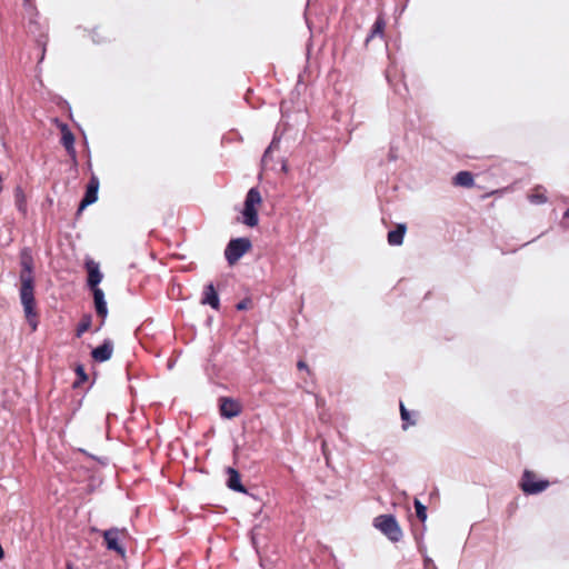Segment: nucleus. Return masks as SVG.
<instances>
[{
  "mask_svg": "<svg viewBox=\"0 0 569 569\" xmlns=\"http://www.w3.org/2000/svg\"><path fill=\"white\" fill-rule=\"evenodd\" d=\"M528 199L531 203L541 204L547 202L546 189L541 186H537L528 194Z\"/></svg>",
  "mask_w": 569,
  "mask_h": 569,
  "instance_id": "obj_19",
  "label": "nucleus"
},
{
  "mask_svg": "<svg viewBox=\"0 0 569 569\" xmlns=\"http://www.w3.org/2000/svg\"><path fill=\"white\" fill-rule=\"evenodd\" d=\"M23 2H24V8H26L27 12L34 11L36 7H34V3H33V0H23Z\"/></svg>",
  "mask_w": 569,
  "mask_h": 569,
  "instance_id": "obj_27",
  "label": "nucleus"
},
{
  "mask_svg": "<svg viewBox=\"0 0 569 569\" xmlns=\"http://www.w3.org/2000/svg\"><path fill=\"white\" fill-rule=\"evenodd\" d=\"M297 367H298L299 370L305 369V370H307L309 372V368H308L307 363L305 361H302V360L298 361Z\"/></svg>",
  "mask_w": 569,
  "mask_h": 569,
  "instance_id": "obj_28",
  "label": "nucleus"
},
{
  "mask_svg": "<svg viewBox=\"0 0 569 569\" xmlns=\"http://www.w3.org/2000/svg\"><path fill=\"white\" fill-rule=\"evenodd\" d=\"M86 269L88 272V286L91 288V290L100 289L98 284L102 280V273L99 270V264L93 260H88L86 262Z\"/></svg>",
  "mask_w": 569,
  "mask_h": 569,
  "instance_id": "obj_12",
  "label": "nucleus"
},
{
  "mask_svg": "<svg viewBox=\"0 0 569 569\" xmlns=\"http://www.w3.org/2000/svg\"><path fill=\"white\" fill-rule=\"evenodd\" d=\"M28 14H29V21L27 24L28 32L31 33L32 36H34L39 43L44 44L48 39L47 23L46 22L42 23L39 21V14L36 10L32 12H28Z\"/></svg>",
  "mask_w": 569,
  "mask_h": 569,
  "instance_id": "obj_7",
  "label": "nucleus"
},
{
  "mask_svg": "<svg viewBox=\"0 0 569 569\" xmlns=\"http://www.w3.org/2000/svg\"><path fill=\"white\" fill-rule=\"evenodd\" d=\"M385 28H386V21L381 16H379L372 26L370 36L368 37L367 41H369L370 39H372L375 37H382Z\"/></svg>",
  "mask_w": 569,
  "mask_h": 569,
  "instance_id": "obj_21",
  "label": "nucleus"
},
{
  "mask_svg": "<svg viewBox=\"0 0 569 569\" xmlns=\"http://www.w3.org/2000/svg\"><path fill=\"white\" fill-rule=\"evenodd\" d=\"M548 480H540L536 472L531 470H525L520 488L526 495H537L545 491L549 487Z\"/></svg>",
  "mask_w": 569,
  "mask_h": 569,
  "instance_id": "obj_6",
  "label": "nucleus"
},
{
  "mask_svg": "<svg viewBox=\"0 0 569 569\" xmlns=\"http://www.w3.org/2000/svg\"><path fill=\"white\" fill-rule=\"evenodd\" d=\"M92 295H93V300H94L96 312L103 321L108 315L107 302L104 300V293L101 289H94V290H92Z\"/></svg>",
  "mask_w": 569,
  "mask_h": 569,
  "instance_id": "obj_15",
  "label": "nucleus"
},
{
  "mask_svg": "<svg viewBox=\"0 0 569 569\" xmlns=\"http://www.w3.org/2000/svg\"><path fill=\"white\" fill-rule=\"evenodd\" d=\"M400 416H401V420L403 421V426L402 428L406 430L409 426H413L416 425V421L415 420H411L410 418V412L407 410V408L405 407V405L402 402H400Z\"/></svg>",
  "mask_w": 569,
  "mask_h": 569,
  "instance_id": "obj_23",
  "label": "nucleus"
},
{
  "mask_svg": "<svg viewBox=\"0 0 569 569\" xmlns=\"http://www.w3.org/2000/svg\"><path fill=\"white\" fill-rule=\"evenodd\" d=\"M92 323V316L90 313H86L81 317L80 322L76 329V337L80 338L84 332H87Z\"/></svg>",
  "mask_w": 569,
  "mask_h": 569,
  "instance_id": "obj_20",
  "label": "nucleus"
},
{
  "mask_svg": "<svg viewBox=\"0 0 569 569\" xmlns=\"http://www.w3.org/2000/svg\"><path fill=\"white\" fill-rule=\"evenodd\" d=\"M261 203V196L257 188H251L246 197L244 208L242 211L243 222L248 227H256L258 224V210L257 206Z\"/></svg>",
  "mask_w": 569,
  "mask_h": 569,
  "instance_id": "obj_3",
  "label": "nucleus"
},
{
  "mask_svg": "<svg viewBox=\"0 0 569 569\" xmlns=\"http://www.w3.org/2000/svg\"><path fill=\"white\" fill-rule=\"evenodd\" d=\"M202 305H209L211 308L218 310L220 307L219 297L217 290L212 283L204 287L203 297L201 300Z\"/></svg>",
  "mask_w": 569,
  "mask_h": 569,
  "instance_id": "obj_14",
  "label": "nucleus"
},
{
  "mask_svg": "<svg viewBox=\"0 0 569 569\" xmlns=\"http://www.w3.org/2000/svg\"><path fill=\"white\" fill-rule=\"evenodd\" d=\"M67 569H72V568L70 566H68Z\"/></svg>",
  "mask_w": 569,
  "mask_h": 569,
  "instance_id": "obj_30",
  "label": "nucleus"
},
{
  "mask_svg": "<svg viewBox=\"0 0 569 569\" xmlns=\"http://www.w3.org/2000/svg\"><path fill=\"white\" fill-rule=\"evenodd\" d=\"M251 299L247 298L237 303L236 308L239 311L247 310L251 307Z\"/></svg>",
  "mask_w": 569,
  "mask_h": 569,
  "instance_id": "obj_26",
  "label": "nucleus"
},
{
  "mask_svg": "<svg viewBox=\"0 0 569 569\" xmlns=\"http://www.w3.org/2000/svg\"><path fill=\"white\" fill-rule=\"evenodd\" d=\"M373 526L393 542H398L402 538V530L392 515L376 517Z\"/></svg>",
  "mask_w": 569,
  "mask_h": 569,
  "instance_id": "obj_2",
  "label": "nucleus"
},
{
  "mask_svg": "<svg viewBox=\"0 0 569 569\" xmlns=\"http://www.w3.org/2000/svg\"><path fill=\"white\" fill-rule=\"evenodd\" d=\"M101 533L106 548L110 551H114L118 556L123 558L126 556V549L122 546V542L128 536L127 530L124 528H110Z\"/></svg>",
  "mask_w": 569,
  "mask_h": 569,
  "instance_id": "obj_4",
  "label": "nucleus"
},
{
  "mask_svg": "<svg viewBox=\"0 0 569 569\" xmlns=\"http://www.w3.org/2000/svg\"><path fill=\"white\" fill-rule=\"evenodd\" d=\"M415 508L417 518L425 521L427 519V508L418 499L415 500Z\"/></svg>",
  "mask_w": 569,
  "mask_h": 569,
  "instance_id": "obj_24",
  "label": "nucleus"
},
{
  "mask_svg": "<svg viewBox=\"0 0 569 569\" xmlns=\"http://www.w3.org/2000/svg\"><path fill=\"white\" fill-rule=\"evenodd\" d=\"M251 249V241L248 238H237L230 240L224 250V256L229 264H234L238 260Z\"/></svg>",
  "mask_w": 569,
  "mask_h": 569,
  "instance_id": "obj_5",
  "label": "nucleus"
},
{
  "mask_svg": "<svg viewBox=\"0 0 569 569\" xmlns=\"http://www.w3.org/2000/svg\"><path fill=\"white\" fill-rule=\"evenodd\" d=\"M407 231L405 223L397 224L395 230L388 232L387 239L390 246H400L403 242V237Z\"/></svg>",
  "mask_w": 569,
  "mask_h": 569,
  "instance_id": "obj_17",
  "label": "nucleus"
},
{
  "mask_svg": "<svg viewBox=\"0 0 569 569\" xmlns=\"http://www.w3.org/2000/svg\"><path fill=\"white\" fill-rule=\"evenodd\" d=\"M99 184L100 183L98 177L92 174L87 184L84 197L79 204L78 214H80L84 208L97 201Z\"/></svg>",
  "mask_w": 569,
  "mask_h": 569,
  "instance_id": "obj_8",
  "label": "nucleus"
},
{
  "mask_svg": "<svg viewBox=\"0 0 569 569\" xmlns=\"http://www.w3.org/2000/svg\"><path fill=\"white\" fill-rule=\"evenodd\" d=\"M219 410L223 418L231 419L241 413L242 407L239 401L232 398L221 397L219 399Z\"/></svg>",
  "mask_w": 569,
  "mask_h": 569,
  "instance_id": "obj_9",
  "label": "nucleus"
},
{
  "mask_svg": "<svg viewBox=\"0 0 569 569\" xmlns=\"http://www.w3.org/2000/svg\"><path fill=\"white\" fill-rule=\"evenodd\" d=\"M61 130V143L66 148L67 152L74 158L76 149H74V136L70 131L69 127L66 123L60 126Z\"/></svg>",
  "mask_w": 569,
  "mask_h": 569,
  "instance_id": "obj_13",
  "label": "nucleus"
},
{
  "mask_svg": "<svg viewBox=\"0 0 569 569\" xmlns=\"http://www.w3.org/2000/svg\"><path fill=\"white\" fill-rule=\"evenodd\" d=\"M453 184L465 188L473 186V176L469 171H459L453 178Z\"/></svg>",
  "mask_w": 569,
  "mask_h": 569,
  "instance_id": "obj_18",
  "label": "nucleus"
},
{
  "mask_svg": "<svg viewBox=\"0 0 569 569\" xmlns=\"http://www.w3.org/2000/svg\"><path fill=\"white\" fill-rule=\"evenodd\" d=\"M227 473H228L227 486L233 491L246 493L247 490L243 487V485L241 483L240 473L234 468H231V467H229L227 469Z\"/></svg>",
  "mask_w": 569,
  "mask_h": 569,
  "instance_id": "obj_16",
  "label": "nucleus"
},
{
  "mask_svg": "<svg viewBox=\"0 0 569 569\" xmlns=\"http://www.w3.org/2000/svg\"><path fill=\"white\" fill-rule=\"evenodd\" d=\"M21 271L20 280H34L33 276V259L29 249L24 248L20 253Z\"/></svg>",
  "mask_w": 569,
  "mask_h": 569,
  "instance_id": "obj_10",
  "label": "nucleus"
},
{
  "mask_svg": "<svg viewBox=\"0 0 569 569\" xmlns=\"http://www.w3.org/2000/svg\"><path fill=\"white\" fill-rule=\"evenodd\" d=\"M14 200L18 210L24 213L27 210L26 196L20 187L14 190Z\"/></svg>",
  "mask_w": 569,
  "mask_h": 569,
  "instance_id": "obj_22",
  "label": "nucleus"
},
{
  "mask_svg": "<svg viewBox=\"0 0 569 569\" xmlns=\"http://www.w3.org/2000/svg\"><path fill=\"white\" fill-rule=\"evenodd\" d=\"M76 373L78 376V380L73 383V387L77 388L80 383L88 380V375L84 371V368L82 366H78L76 368Z\"/></svg>",
  "mask_w": 569,
  "mask_h": 569,
  "instance_id": "obj_25",
  "label": "nucleus"
},
{
  "mask_svg": "<svg viewBox=\"0 0 569 569\" xmlns=\"http://www.w3.org/2000/svg\"><path fill=\"white\" fill-rule=\"evenodd\" d=\"M113 343L111 340H104L103 343L91 351V357L97 362H104L112 357Z\"/></svg>",
  "mask_w": 569,
  "mask_h": 569,
  "instance_id": "obj_11",
  "label": "nucleus"
},
{
  "mask_svg": "<svg viewBox=\"0 0 569 569\" xmlns=\"http://www.w3.org/2000/svg\"><path fill=\"white\" fill-rule=\"evenodd\" d=\"M34 292V280H20V301L31 332L37 331L39 326V311Z\"/></svg>",
  "mask_w": 569,
  "mask_h": 569,
  "instance_id": "obj_1",
  "label": "nucleus"
},
{
  "mask_svg": "<svg viewBox=\"0 0 569 569\" xmlns=\"http://www.w3.org/2000/svg\"><path fill=\"white\" fill-rule=\"evenodd\" d=\"M91 531L92 532H99V530L97 528H91Z\"/></svg>",
  "mask_w": 569,
  "mask_h": 569,
  "instance_id": "obj_29",
  "label": "nucleus"
}]
</instances>
